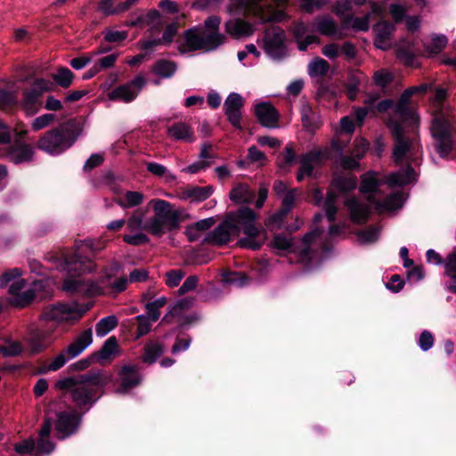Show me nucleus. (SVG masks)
Here are the masks:
<instances>
[{
  "label": "nucleus",
  "instance_id": "nucleus-1",
  "mask_svg": "<svg viewBox=\"0 0 456 456\" xmlns=\"http://www.w3.org/2000/svg\"><path fill=\"white\" fill-rule=\"evenodd\" d=\"M80 250L77 248L73 255L65 259L63 270L68 273L62 284L65 292L92 297L105 293H119L126 289L127 278L123 276L114 279L119 269L116 263L104 270L102 277L98 281L83 278L82 274L93 272L95 265L91 259L82 256Z\"/></svg>",
  "mask_w": 456,
  "mask_h": 456
},
{
  "label": "nucleus",
  "instance_id": "nucleus-2",
  "mask_svg": "<svg viewBox=\"0 0 456 456\" xmlns=\"http://www.w3.org/2000/svg\"><path fill=\"white\" fill-rule=\"evenodd\" d=\"M256 215L253 210L242 208L230 213L223 223L207 234L204 240L215 245H223L243 232L245 237L238 240L240 247L256 250L264 244L265 239L261 236L262 230L256 225Z\"/></svg>",
  "mask_w": 456,
  "mask_h": 456
},
{
  "label": "nucleus",
  "instance_id": "nucleus-3",
  "mask_svg": "<svg viewBox=\"0 0 456 456\" xmlns=\"http://www.w3.org/2000/svg\"><path fill=\"white\" fill-rule=\"evenodd\" d=\"M182 209L161 199H152L146 209H137L127 220L129 231L145 229L154 236L161 237L176 229L181 222Z\"/></svg>",
  "mask_w": 456,
  "mask_h": 456
},
{
  "label": "nucleus",
  "instance_id": "nucleus-4",
  "mask_svg": "<svg viewBox=\"0 0 456 456\" xmlns=\"http://www.w3.org/2000/svg\"><path fill=\"white\" fill-rule=\"evenodd\" d=\"M383 182L378 178V173L368 172L362 176L360 191L367 195L369 205L362 203L355 197L346 200L345 205L353 222L361 224L365 222L370 215V207L379 211H393L401 208L404 202L403 195L401 192L391 194L383 201L380 186Z\"/></svg>",
  "mask_w": 456,
  "mask_h": 456
},
{
  "label": "nucleus",
  "instance_id": "nucleus-5",
  "mask_svg": "<svg viewBox=\"0 0 456 456\" xmlns=\"http://www.w3.org/2000/svg\"><path fill=\"white\" fill-rule=\"evenodd\" d=\"M447 92L437 88L433 98V119L430 126L435 148L441 157H445L452 147V132L455 120L452 107L444 102Z\"/></svg>",
  "mask_w": 456,
  "mask_h": 456
},
{
  "label": "nucleus",
  "instance_id": "nucleus-6",
  "mask_svg": "<svg viewBox=\"0 0 456 456\" xmlns=\"http://www.w3.org/2000/svg\"><path fill=\"white\" fill-rule=\"evenodd\" d=\"M22 272L20 268H13L4 272L0 276V287L5 288L10 282V304L16 307H25L29 305L35 297L38 295L41 298L53 294L54 284L53 280L37 281L33 282L32 288L24 289L26 281L20 279Z\"/></svg>",
  "mask_w": 456,
  "mask_h": 456
},
{
  "label": "nucleus",
  "instance_id": "nucleus-7",
  "mask_svg": "<svg viewBox=\"0 0 456 456\" xmlns=\"http://www.w3.org/2000/svg\"><path fill=\"white\" fill-rule=\"evenodd\" d=\"M287 0H232L230 12L250 16L258 23L280 22L287 18L283 4Z\"/></svg>",
  "mask_w": 456,
  "mask_h": 456
},
{
  "label": "nucleus",
  "instance_id": "nucleus-8",
  "mask_svg": "<svg viewBox=\"0 0 456 456\" xmlns=\"http://www.w3.org/2000/svg\"><path fill=\"white\" fill-rule=\"evenodd\" d=\"M110 380V375L95 373L76 379H64L57 381L55 387L69 392L77 406H86L92 403L94 394Z\"/></svg>",
  "mask_w": 456,
  "mask_h": 456
},
{
  "label": "nucleus",
  "instance_id": "nucleus-9",
  "mask_svg": "<svg viewBox=\"0 0 456 456\" xmlns=\"http://www.w3.org/2000/svg\"><path fill=\"white\" fill-rule=\"evenodd\" d=\"M219 24V18L212 16L205 20L203 27L186 31L184 45L181 46V51L187 52L199 49L210 51L221 45L224 42V37L217 31Z\"/></svg>",
  "mask_w": 456,
  "mask_h": 456
},
{
  "label": "nucleus",
  "instance_id": "nucleus-10",
  "mask_svg": "<svg viewBox=\"0 0 456 456\" xmlns=\"http://www.w3.org/2000/svg\"><path fill=\"white\" fill-rule=\"evenodd\" d=\"M79 135L74 122L53 129L40 138L37 147L51 155H59L71 147Z\"/></svg>",
  "mask_w": 456,
  "mask_h": 456
},
{
  "label": "nucleus",
  "instance_id": "nucleus-11",
  "mask_svg": "<svg viewBox=\"0 0 456 456\" xmlns=\"http://www.w3.org/2000/svg\"><path fill=\"white\" fill-rule=\"evenodd\" d=\"M93 342L91 330H84L76 339L62 352L57 354L48 364L40 367L39 373L56 371L63 367L69 360L78 356Z\"/></svg>",
  "mask_w": 456,
  "mask_h": 456
},
{
  "label": "nucleus",
  "instance_id": "nucleus-12",
  "mask_svg": "<svg viewBox=\"0 0 456 456\" xmlns=\"http://www.w3.org/2000/svg\"><path fill=\"white\" fill-rule=\"evenodd\" d=\"M88 309L89 306L80 305L76 302L51 305L44 309L42 318L60 324L72 323L79 320Z\"/></svg>",
  "mask_w": 456,
  "mask_h": 456
},
{
  "label": "nucleus",
  "instance_id": "nucleus-13",
  "mask_svg": "<svg viewBox=\"0 0 456 456\" xmlns=\"http://www.w3.org/2000/svg\"><path fill=\"white\" fill-rule=\"evenodd\" d=\"M265 53L273 60H281L288 54L285 45L284 31L279 27H271L265 30L263 37L257 40Z\"/></svg>",
  "mask_w": 456,
  "mask_h": 456
},
{
  "label": "nucleus",
  "instance_id": "nucleus-14",
  "mask_svg": "<svg viewBox=\"0 0 456 456\" xmlns=\"http://www.w3.org/2000/svg\"><path fill=\"white\" fill-rule=\"evenodd\" d=\"M51 430L52 422L49 419H46L39 431V439L37 446L33 439H26L15 445V451L20 454L34 452L35 456H42L51 453L55 447L48 439Z\"/></svg>",
  "mask_w": 456,
  "mask_h": 456
},
{
  "label": "nucleus",
  "instance_id": "nucleus-15",
  "mask_svg": "<svg viewBox=\"0 0 456 456\" xmlns=\"http://www.w3.org/2000/svg\"><path fill=\"white\" fill-rule=\"evenodd\" d=\"M387 126L395 138V146L393 154L395 161L397 164L403 163L404 160L407 161L412 155L414 149L413 142L405 138L403 135L404 126L398 123L397 120H394V118L388 119Z\"/></svg>",
  "mask_w": 456,
  "mask_h": 456
},
{
  "label": "nucleus",
  "instance_id": "nucleus-16",
  "mask_svg": "<svg viewBox=\"0 0 456 456\" xmlns=\"http://www.w3.org/2000/svg\"><path fill=\"white\" fill-rule=\"evenodd\" d=\"M146 81L142 76H137L128 83L117 86L107 94L110 101H118L125 103L133 102L139 92L145 85Z\"/></svg>",
  "mask_w": 456,
  "mask_h": 456
},
{
  "label": "nucleus",
  "instance_id": "nucleus-17",
  "mask_svg": "<svg viewBox=\"0 0 456 456\" xmlns=\"http://www.w3.org/2000/svg\"><path fill=\"white\" fill-rule=\"evenodd\" d=\"M413 95L411 88L406 89L401 95L398 102L394 108L395 116L400 119L398 123L403 126L407 123L415 125L418 123V116L409 108L410 99Z\"/></svg>",
  "mask_w": 456,
  "mask_h": 456
},
{
  "label": "nucleus",
  "instance_id": "nucleus-18",
  "mask_svg": "<svg viewBox=\"0 0 456 456\" xmlns=\"http://www.w3.org/2000/svg\"><path fill=\"white\" fill-rule=\"evenodd\" d=\"M142 381V376L139 369L134 365H124L118 372L119 386L117 393L126 394L134 387H137Z\"/></svg>",
  "mask_w": 456,
  "mask_h": 456
},
{
  "label": "nucleus",
  "instance_id": "nucleus-19",
  "mask_svg": "<svg viewBox=\"0 0 456 456\" xmlns=\"http://www.w3.org/2000/svg\"><path fill=\"white\" fill-rule=\"evenodd\" d=\"M80 422V418L76 411H62L57 415L55 429L61 439H64L73 434Z\"/></svg>",
  "mask_w": 456,
  "mask_h": 456
},
{
  "label": "nucleus",
  "instance_id": "nucleus-20",
  "mask_svg": "<svg viewBox=\"0 0 456 456\" xmlns=\"http://www.w3.org/2000/svg\"><path fill=\"white\" fill-rule=\"evenodd\" d=\"M244 106V99L236 93H232L226 98L224 108L229 122L236 128L240 129L241 109Z\"/></svg>",
  "mask_w": 456,
  "mask_h": 456
},
{
  "label": "nucleus",
  "instance_id": "nucleus-21",
  "mask_svg": "<svg viewBox=\"0 0 456 456\" xmlns=\"http://www.w3.org/2000/svg\"><path fill=\"white\" fill-rule=\"evenodd\" d=\"M375 35L374 45L380 50H388L392 47V39L395 26L387 20H380L373 26Z\"/></svg>",
  "mask_w": 456,
  "mask_h": 456
},
{
  "label": "nucleus",
  "instance_id": "nucleus-22",
  "mask_svg": "<svg viewBox=\"0 0 456 456\" xmlns=\"http://www.w3.org/2000/svg\"><path fill=\"white\" fill-rule=\"evenodd\" d=\"M53 329L51 327L38 328L29 334L28 344L32 353L41 352L49 347L54 341Z\"/></svg>",
  "mask_w": 456,
  "mask_h": 456
},
{
  "label": "nucleus",
  "instance_id": "nucleus-23",
  "mask_svg": "<svg viewBox=\"0 0 456 456\" xmlns=\"http://www.w3.org/2000/svg\"><path fill=\"white\" fill-rule=\"evenodd\" d=\"M255 114L258 121L265 127H278L279 113L269 102H258L255 105Z\"/></svg>",
  "mask_w": 456,
  "mask_h": 456
},
{
  "label": "nucleus",
  "instance_id": "nucleus-24",
  "mask_svg": "<svg viewBox=\"0 0 456 456\" xmlns=\"http://www.w3.org/2000/svg\"><path fill=\"white\" fill-rule=\"evenodd\" d=\"M296 197V190H290L285 195L281 197L282 199L281 208L278 213L269 218L268 224L270 226L273 228H280L281 226L283 218L294 207Z\"/></svg>",
  "mask_w": 456,
  "mask_h": 456
},
{
  "label": "nucleus",
  "instance_id": "nucleus-25",
  "mask_svg": "<svg viewBox=\"0 0 456 456\" xmlns=\"http://www.w3.org/2000/svg\"><path fill=\"white\" fill-rule=\"evenodd\" d=\"M315 28L323 35L338 39L346 37L343 27L339 28L330 17H322L315 20Z\"/></svg>",
  "mask_w": 456,
  "mask_h": 456
},
{
  "label": "nucleus",
  "instance_id": "nucleus-26",
  "mask_svg": "<svg viewBox=\"0 0 456 456\" xmlns=\"http://www.w3.org/2000/svg\"><path fill=\"white\" fill-rule=\"evenodd\" d=\"M167 135L175 141L184 142H192L195 140L193 129L183 122H177L168 126Z\"/></svg>",
  "mask_w": 456,
  "mask_h": 456
},
{
  "label": "nucleus",
  "instance_id": "nucleus-27",
  "mask_svg": "<svg viewBox=\"0 0 456 456\" xmlns=\"http://www.w3.org/2000/svg\"><path fill=\"white\" fill-rule=\"evenodd\" d=\"M225 27L226 31L234 37L251 36L256 29L249 22L238 18L229 20Z\"/></svg>",
  "mask_w": 456,
  "mask_h": 456
},
{
  "label": "nucleus",
  "instance_id": "nucleus-28",
  "mask_svg": "<svg viewBox=\"0 0 456 456\" xmlns=\"http://www.w3.org/2000/svg\"><path fill=\"white\" fill-rule=\"evenodd\" d=\"M332 184L340 192H349L356 188L357 178L351 173H342L335 170Z\"/></svg>",
  "mask_w": 456,
  "mask_h": 456
},
{
  "label": "nucleus",
  "instance_id": "nucleus-29",
  "mask_svg": "<svg viewBox=\"0 0 456 456\" xmlns=\"http://www.w3.org/2000/svg\"><path fill=\"white\" fill-rule=\"evenodd\" d=\"M7 155L11 161L14 163H22L32 159L34 151L30 146L23 144L17 140L8 151Z\"/></svg>",
  "mask_w": 456,
  "mask_h": 456
},
{
  "label": "nucleus",
  "instance_id": "nucleus-30",
  "mask_svg": "<svg viewBox=\"0 0 456 456\" xmlns=\"http://www.w3.org/2000/svg\"><path fill=\"white\" fill-rule=\"evenodd\" d=\"M370 13H366L362 17H356L348 15L343 19L342 27L343 29H353L355 32H366L370 28Z\"/></svg>",
  "mask_w": 456,
  "mask_h": 456
},
{
  "label": "nucleus",
  "instance_id": "nucleus-31",
  "mask_svg": "<svg viewBox=\"0 0 456 456\" xmlns=\"http://www.w3.org/2000/svg\"><path fill=\"white\" fill-rule=\"evenodd\" d=\"M414 181H416V174L410 166H407L405 169L391 174L387 179V183L392 186H403Z\"/></svg>",
  "mask_w": 456,
  "mask_h": 456
},
{
  "label": "nucleus",
  "instance_id": "nucleus-32",
  "mask_svg": "<svg viewBox=\"0 0 456 456\" xmlns=\"http://www.w3.org/2000/svg\"><path fill=\"white\" fill-rule=\"evenodd\" d=\"M420 53V50L413 45L402 41L397 48V57L406 65L417 66L415 57Z\"/></svg>",
  "mask_w": 456,
  "mask_h": 456
},
{
  "label": "nucleus",
  "instance_id": "nucleus-33",
  "mask_svg": "<svg viewBox=\"0 0 456 456\" xmlns=\"http://www.w3.org/2000/svg\"><path fill=\"white\" fill-rule=\"evenodd\" d=\"M144 200V195L140 191H126L117 199L118 204L123 208H131L139 206Z\"/></svg>",
  "mask_w": 456,
  "mask_h": 456
},
{
  "label": "nucleus",
  "instance_id": "nucleus-34",
  "mask_svg": "<svg viewBox=\"0 0 456 456\" xmlns=\"http://www.w3.org/2000/svg\"><path fill=\"white\" fill-rule=\"evenodd\" d=\"M214 191L212 186H193L185 189L183 192V198L191 201H202L209 198Z\"/></svg>",
  "mask_w": 456,
  "mask_h": 456
},
{
  "label": "nucleus",
  "instance_id": "nucleus-35",
  "mask_svg": "<svg viewBox=\"0 0 456 456\" xmlns=\"http://www.w3.org/2000/svg\"><path fill=\"white\" fill-rule=\"evenodd\" d=\"M254 198V191L247 184L239 183L230 192V199L236 204L251 202Z\"/></svg>",
  "mask_w": 456,
  "mask_h": 456
},
{
  "label": "nucleus",
  "instance_id": "nucleus-36",
  "mask_svg": "<svg viewBox=\"0 0 456 456\" xmlns=\"http://www.w3.org/2000/svg\"><path fill=\"white\" fill-rule=\"evenodd\" d=\"M40 97L41 95L31 90L24 92L21 105L28 115L32 116L40 110Z\"/></svg>",
  "mask_w": 456,
  "mask_h": 456
},
{
  "label": "nucleus",
  "instance_id": "nucleus-37",
  "mask_svg": "<svg viewBox=\"0 0 456 456\" xmlns=\"http://www.w3.org/2000/svg\"><path fill=\"white\" fill-rule=\"evenodd\" d=\"M294 35L300 51H305L308 45L314 42L313 36L308 33L307 27L303 23H298L295 26Z\"/></svg>",
  "mask_w": 456,
  "mask_h": 456
},
{
  "label": "nucleus",
  "instance_id": "nucleus-38",
  "mask_svg": "<svg viewBox=\"0 0 456 456\" xmlns=\"http://www.w3.org/2000/svg\"><path fill=\"white\" fill-rule=\"evenodd\" d=\"M378 98V94H370L364 100V106L354 110V117L359 124L362 123L367 115H375L374 103Z\"/></svg>",
  "mask_w": 456,
  "mask_h": 456
},
{
  "label": "nucleus",
  "instance_id": "nucleus-39",
  "mask_svg": "<svg viewBox=\"0 0 456 456\" xmlns=\"http://www.w3.org/2000/svg\"><path fill=\"white\" fill-rule=\"evenodd\" d=\"M299 171L297 174V181L301 182L306 177H311L314 171V154L307 152L303 154L299 160Z\"/></svg>",
  "mask_w": 456,
  "mask_h": 456
},
{
  "label": "nucleus",
  "instance_id": "nucleus-40",
  "mask_svg": "<svg viewBox=\"0 0 456 456\" xmlns=\"http://www.w3.org/2000/svg\"><path fill=\"white\" fill-rule=\"evenodd\" d=\"M164 346L159 342H150L144 347L142 362L153 363L163 354Z\"/></svg>",
  "mask_w": 456,
  "mask_h": 456
},
{
  "label": "nucleus",
  "instance_id": "nucleus-41",
  "mask_svg": "<svg viewBox=\"0 0 456 456\" xmlns=\"http://www.w3.org/2000/svg\"><path fill=\"white\" fill-rule=\"evenodd\" d=\"M296 154L290 145H287L284 151L277 158V165L281 171L287 172L295 163Z\"/></svg>",
  "mask_w": 456,
  "mask_h": 456
},
{
  "label": "nucleus",
  "instance_id": "nucleus-42",
  "mask_svg": "<svg viewBox=\"0 0 456 456\" xmlns=\"http://www.w3.org/2000/svg\"><path fill=\"white\" fill-rule=\"evenodd\" d=\"M118 325V319L115 315H109L101 319L95 326V333L98 337H104Z\"/></svg>",
  "mask_w": 456,
  "mask_h": 456
},
{
  "label": "nucleus",
  "instance_id": "nucleus-43",
  "mask_svg": "<svg viewBox=\"0 0 456 456\" xmlns=\"http://www.w3.org/2000/svg\"><path fill=\"white\" fill-rule=\"evenodd\" d=\"M176 32H177L176 23L169 24L164 31L162 39L145 41L142 45V48L147 50V49H150L152 46L161 44V43L168 44L173 40V37H175Z\"/></svg>",
  "mask_w": 456,
  "mask_h": 456
},
{
  "label": "nucleus",
  "instance_id": "nucleus-44",
  "mask_svg": "<svg viewBox=\"0 0 456 456\" xmlns=\"http://www.w3.org/2000/svg\"><path fill=\"white\" fill-rule=\"evenodd\" d=\"M53 79L61 87L68 88L73 82L74 74L66 67H61L53 75Z\"/></svg>",
  "mask_w": 456,
  "mask_h": 456
},
{
  "label": "nucleus",
  "instance_id": "nucleus-45",
  "mask_svg": "<svg viewBox=\"0 0 456 456\" xmlns=\"http://www.w3.org/2000/svg\"><path fill=\"white\" fill-rule=\"evenodd\" d=\"M118 349L117 339L114 337L108 338L99 353V359L108 361L114 358L118 354Z\"/></svg>",
  "mask_w": 456,
  "mask_h": 456
},
{
  "label": "nucleus",
  "instance_id": "nucleus-46",
  "mask_svg": "<svg viewBox=\"0 0 456 456\" xmlns=\"http://www.w3.org/2000/svg\"><path fill=\"white\" fill-rule=\"evenodd\" d=\"M380 230L378 227L370 226L357 232V240L361 244H371L378 240Z\"/></svg>",
  "mask_w": 456,
  "mask_h": 456
},
{
  "label": "nucleus",
  "instance_id": "nucleus-47",
  "mask_svg": "<svg viewBox=\"0 0 456 456\" xmlns=\"http://www.w3.org/2000/svg\"><path fill=\"white\" fill-rule=\"evenodd\" d=\"M359 161L354 156H340L336 164V169L342 173H349L348 171L357 169Z\"/></svg>",
  "mask_w": 456,
  "mask_h": 456
},
{
  "label": "nucleus",
  "instance_id": "nucleus-48",
  "mask_svg": "<svg viewBox=\"0 0 456 456\" xmlns=\"http://www.w3.org/2000/svg\"><path fill=\"white\" fill-rule=\"evenodd\" d=\"M447 42L445 36L433 35L430 41L425 43V47L429 53H438L445 47Z\"/></svg>",
  "mask_w": 456,
  "mask_h": 456
},
{
  "label": "nucleus",
  "instance_id": "nucleus-49",
  "mask_svg": "<svg viewBox=\"0 0 456 456\" xmlns=\"http://www.w3.org/2000/svg\"><path fill=\"white\" fill-rule=\"evenodd\" d=\"M176 70V66L172 61H159L154 68L153 72L162 77H169L174 75Z\"/></svg>",
  "mask_w": 456,
  "mask_h": 456
},
{
  "label": "nucleus",
  "instance_id": "nucleus-50",
  "mask_svg": "<svg viewBox=\"0 0 456 456\" xmlns=\"http://www.w3.org/2000/svg\"><path fill=\"white\" fill-rule=\"evenodd\" d=\"M222 281L224 283L233 285L235 287H243L248 284V279L242 273H225L223 274Z\"/></svg>",
  "mask_w": 456,
  "mask_h": 456
},
{
  "label": "nucleus",
  "instance_id": "nucleus-51",
  "mask_svg": "<svg viewBox=\"0 0 456 456\" xmlns=\"http://www.w3.org/2000/svg\"><path fill=\"white\" fill-rule=\"evenodd\" d=\"M136 320L138 322L136 338H139L148 334L151 330V324L156 322L151 320V316L149 314H147L146 315L140 314L136 316Z\"/></svg>",
  "mask_w": 456,
  "mask_h": 456
},
{
  "label": "nucleus",
  "instance_id": "nucleus-52",
  "mask_svg": "<svg viewBox=\"0 0 456 456\" xmlns=\"http://www.w3.org/2000/svg\"><path fill=\"white\" fill-rule=\"evenodd\" d=\"M167 303L165 297H159L153 301L148 302L145 305L147 314L151 316V320L158 321L160 316L159 309L162 308Z\"/></svg>",
  "mask_w": 456,
  "mask_h": 456
},
{
  "label": "nucleus",
  "instance_id": "nucleus-53",
  "mask_svg": "<svg viewBox=\"0 0 456 456\" xmlns=\"http://www.w3.org/2000/svg\"><path fill=\"white\" fill-rule=\"evenodd\" d=\"M353 9V1L351 0H338L333 6V12L340 19L341 23L343 19L348 16L346 14Z\"/></svg>",
  "mask_w": 456,
  "mask_h": 456
},
{
  "label": "nucleus",
  "instance_id": "nucleus-54",
  "mask_svg": "<svg viewBox=\"0 0 456 456\" xmlns=\"http://www.w3.org/2000/svg\"><path fill=\"white\" fill-rule=\"evenodd\" d=\"M147 170L157 176H162L172 180L175 178V176L167 170L165 166L159 163L149 162L147 164Z\"/></svg>",
  "mask_w": 456,
  "mask_h": 456
},
{
  "label": "nucleus",
  "instance_id": "nucleus-55",
  "mask_svg": "<svg viewBox=\"0 0 456 456\" xmlns=\"http://www.w3.org/2000/svg\"><path fill=\"white\" fill-rule=\"evenodd\" d=\"M143 230L144 229L131 231L132 232H134V234H125L123 236L124 241L130 245H141L147 242L148 238L142 232Z\"/></svg>",
  "mask_w": 456,
  "mask_h": 456
},
{
  "label": "nucleus",
  "instance_id": "nucleus-56",
  "mask_svg": "<svg viewBox=\"0 0 456 456\" xmlns=\"http://www.w3.org/2000/svg\"><path fill=\"white\" fill-rule=\"evenodd\" d=\"M301 120L303 126L309 133H312L313 128V110L309 104H305L301 110Z\"/></svg>",
  "mask_w": 456,
  "mask_h": 456
},
{
  "label": "nucleus",
  "instance_id": "nucleus-57",
  "mask_svg": "<svg viewBox=\"0 0 456 456\" xmlns=\"http://www.w3.org/2000/svg\"><path fill=\"white\" fill-rule=\"evenodd\" d=\"M55 119V115L47 113L36 118L32 122V128L36 131L50 126Z\"/></svg>",
  "mask_w": 456,
  "mask_h": 456
},
{
  "label": "nucleus",
  "instance_id": "nucleus-58",
  "mask_svg": "<svg viewBox=\"0 0 456 456\" xmlns=\"http://www.w3.org/2000/svg\"><path fill=\"white\" fill-rule=\"evenodd\" d=\"M53 87V83L45 78H37L33 82L31 91L42 95L45 92L52 91Z\"/></svg>",
  "mask_w": 456,
  "mask_h": 456
},
{
  "label": "nucleus",
  "instance_id": "nucleus-59",
  "mask_svg": "<svg viewBox=\"0 0 456 456\" xmlns=\"http://www.w3.org/2000/svg\"><path fill=\"white\" fill-rule=\"evenodd\" d=\"M444 268L445 275H456V248L444 258Z\"/></svg>",
  "mask_w": 456,
  "mask_h": 456
},
{
  "label": "nucleus",
  "instance_id": "nucleus-60",
  "mask_svg": "<svg viewBox=\"0 0 456 456\" xmlns=\"http://www.w3.org/2000/svg\"><path fill=\"white\" fill-rule=\"evenodd\" d=\"M373 78L378 86L385 87L393 80V75L388 70L380 69L375 72Z\"/></svg>",
  "mask_w": 456,
  "mask_h": 456
},
{
  "label": "nucleus",
  "instance_id": "nucleus-61",
  "mask_svg": "<svg viewBox=\"0 0 456 456\" xmlns=\"http://www.w3.org/2000/svg\"><path fill=\"white\" fill-rule=\"evenodd\" d=\"M18 93L16 91L7 92L0 89V108H6L16 103Z\"/></svg>",
  "mask_w": 456,
  "mask_h": 456
},
{
  "label": "nucleus",
  "instance_id": "nucleus-62",
  "mask_svg": "<svg viewBox=\"0 0 456 456\" xmlns=\"http://www.w3.org/2000/svg\"><path fill=\"white\" fill-rule=\"evenodd\" d=\"M418 345L423 351L429 350L434 345V337L431 332L428 330L422 331L419 338Z\"/></svg>",
  "mask_w": 456,
  "mask_h": 456
},
{
  "label": "nucleus",
  "instance_id": "nucleus-63",
  "mask_svg": "<svg viewBox=\"0 0 456 456\" xmlns=\"http://www.w3.org/2000/svg\"><path fill=\"white\" fill-rule=\"evenodd\" d=\"M273 246L280 250H290L293 247L290 238L281 235H276L273 240Z\"/></svg>",
  "mask_w": 456,
  "mask_h": 456
},
{
  "label": "nucleus",
  "instance_id": "nucleus-64",
  "mask_svg": "<svg viewBox=\"0 0 456 456\" xmlns=\"http://www.w3.org/2000/svg\"><path fill=\"white\" fill-rule=\"evenodd\" d=\"M369 148V143L367 141L363 138H357L354 141V146L353 149V155L358 160L363 157L365 152L367 151Z\"/></svg>",
  "mask_w": 456,
  "mask_h": 456
}]
</instances>
